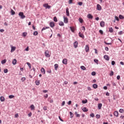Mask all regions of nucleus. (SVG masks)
Here are the masks:
<instances>
[{"label":"nucleus","mask_w":124,"mask_h":124,"mask_svg":"<svg viewBox=\"0 0 124 124\" xmlns=\"http://www.w3.org/2000/svg\"><path fill=\"white\" fill-rule=\"evenodd\" d=\"M21 81H22V82H24V81H25V80H26V78L23 77V78H21Z\"/></svg>","instance_id":"a19ab883"},{"label":"nucleus","mask_w":124,"mask_h":124,"mask_svg":"<svg viewBox=\"0 0 124 124\" xmlns=\"http://www.w3.org/2000/svg\"><path fill=\"white\" fill-rule=\"evenodd\" d=\"M114 116H115V117H118L119 116V112H118V111H115L114 113Z\"/></svg>","instance_id":"5701e85b"},{"label":"nucleus","mask_w":124,"mask_h":124,"mask_svg":"<svg viewBox=\"0 0 124 124\" xmlns=\"http://www.w3.org/2000/svg\"><path fill=\"white\" fill-rule=\"evenodd\" d=\"M80 68L82 69V70H86V67L84 66H81Z\"/></svg>","instance_id":"7c9ffc66"},{"label":"nucleus","mask_w":124,"mask_h":124,"mask_svg":"<svg viewBox=\"0 0 124 124\" xmlns=\"http://www.w3.org/2000/svg\"><path fill=\"white\" fill-rule=\"evenodd\" d=\"M11 53H13V52H14L15 50H16V46H11Z\"/></svg>","instance_id":"20e7f679"},{"label":"nucleus","mask_w":124,"mask_h":124,"mask_svg":"<svg viewBox=\"0 0 124 124\" xmlns=\"http://www.w3.org/2000/svg\"><path fill=\"white\" fill-rule=\"evenodd\" d=\"M78 35L80 37H81V38H83V39L85 38V36H84V34H83V33H81V32H79Z\"/></svg>","instance_id":"0eeeda50"},{"label":"nucleus","mask_w":124,"mask_h":124,"mask_svg":"<svg viewBox=\"0 0 124 124\" xmlns=\"http://www.w3.org/2000/svg\"><path fill=\"white\" fill-rule=\"evenodd\" d=\"M97 10H101V6L98 4L97 5Z\"/></svg>","instance_id":"ddd939ff"},{"label":"nucleus","mask_w":124,"mask_h":124,"mask_svg":"<svg viewBox=\"0 0 124 124\" xmlns=\"http://www.w3.org/2000/svg\"><path fill=\"white\" fill-rule=\"evenodd\" d=\"M14 97H15V96L13 95H10L9 96V98H10V99L14 98Z\"/></svg>","instance_id":"79ce46f5"},{"label":"nucleus","mask_w":124,"mask_h":124,"mask_svg":"<svg viewBox=\"0 0 124 124\" xmlns=\"http://www.w3.org/2000/svg\"><path fill=\"white\" fill-rule=\"evenodd\" d=\"M96 119H99V118H100V115H99V114H97V115H96Z\"/></svg>","instance_id":"de8ad7c7"},{"label":"nucleus","mask_w":124,"mask_h":124,"mask_svg":"<svg viewBox=\"0 0 124 124\" xmlns=\"http://www.w3.org/2000/svg\"><path fill=\"white\" fill-rule=\"evenodd\" d=\"M99 31L101 34H103V31H102V30H99Z\"/></svg>","instance_id":"052dcab7"},{"label":"nucleus","mask_w":124,"mask_h":124,"mask_svg":"<svg viewBox=\"0 0 124 124\" xmlns=\"http://www.w3.org/2000/svg\"><path fill=\"white\" fill-rule=\"evenodd\" d=\"M32 115V113H31V112H30L28 114V117H31V115Z\"/></svg>","instance_id":"4d7b16f0"},{"label":"nucleus","mask_w":124,"mask_h":124,"mask_svg":"<svg viewBox=\"0 0 124 124\" xmlns=\"http://www.w3.org/2000/svg\"><path fill=\"white\" fill-rule=\"evenodd\" d=\"M18 16H20L21 19H25L26 18V16L24 15V13L19 12Z\"/></svg>","instance_id":"f257e3e1"},{"label":"nucleus","mask_w":124,"mask_h":124,"mask_svg":"<svg viewBox=\"0 0 124 124\" xmlns=\"http://www.w3.org/2000/svg\"><path fill=\"white\" fill-rule=\"evenodd\" d=\"M30 108H31V110L32 111L34 110V108H35L34 105H31L30 106Z\"/></svg>","instance_id":"2eb2a0df"},{"label":"nucleus","mask_w":124,"mask_h":124,"mask_svg":"<svg viewBox=\"0 0 124 124\" xmlns=\"http://www.w3.org/2000/svg\"><path fill=\"white\" fill-rule=\"evenodd\" d=\"M109 32H113V28L112 27L109 28Z\"/></svg>","instance_id":"f704fd0d"},{"label":"nucleus","mask_w":124,"mask_h":124,"mask_svg":"<svg viewBox=\"0 0 124 124\" xmlns=\"http://www.w3.org/2000/svg\"><path fill=\"white\" fill-rule=\"evenodd\" d=\"M93 87L94 89H97V85L96 84H93Z\"/></svg>","instance_id":"a878e982"},{"label":"nucleus","mask_w":124,"mask_h":124,"mask_svg":"<svg viewBox=\"0 0 124 124\" xmlns=\"http://www.w3.org/2000/svg\"><path fill=\"white\" fill-rule=\"evenodd\" d=\"M70 29L71 31H72V32H74V31H75V29H74V28H73L72 27H70Z\"/></svg>","instance_id":"b1692460"},{"label":"nucleus","mask_w":124,"mask_h":124,"mask_svg":"<svg viewBox=\"0 0 124 124\" xmlns=\"http://www.w3.org/2000/svg\"><path fill=\"white\" fill-rule=\"evenodd\" d=\"M123 33H124V32H123V31H119V32L118 33V34H119L120 35H122V34H123Z\"/></svg>","instance_id":"3c124183"},{"label":"nucleus","mask_w":124,"mask_h":124,"mask_svg":"<svg viewBox=\"0 0 124 124\" xmlns=\"http://www.w3.org/2000/svg\"><path fill=\"white\" fill-rule=\"evenodd\" d=\"M119 18L120 19H124V16L123 15H119Z\"/></svg>","instance_id":"4c0bfd02"},{"label":"nucleus","mask_w":124,"mask_h":124,"mask_svg":"<svg viewBox=\"0 0 124 124\" xmlns=\"http://www.w3.org/2000/svg\"><path fill=\"white\" fill-rule=\"evenodd\" d=\"M82 31H86V28H85V27L84 26H82Z\"/></svg>","instance_id":"bf43d9fd"},{"label":"nucleus","mask_w":124,"mask_h":124,"mask_svg":"<svg viewBox=\"0 0 124 124\" xmlns=\"http://www.w3.org/2000/svg\"><path fill=\"white\" fill-rule=\"evenodd\" d=\"M100 25L102 28H104L105 27V22L104 21H101L100 23Z\"/></svg>","instance_id":"39448f33"},{"label":"nucleus","mask_w":124,"mask_h":124,"mask_svg":"<svg viewBox=\"0 0 124 124\" xmlns=\"http://www.w3.org/2000/svg\"><path fill=\"white\" fill-rule=\"evenodd\" d=\"M64 84L65 85H67L68 84V82H67V81H64Z\"/></svg>","instance_id":"0e129e2a"},{"label":"nucleus","mask_w":124,"mask_h":124,"mask_svg":"<svg viewBox=\"0 0 124 124\" xmlns=\"http://www.w3.org/2000/svg\"><path fill=\"white\" fill-rule=\"evenodd\" d=\"M47 29H49V27H45L43 28L42 31H45V30H47Z\"/></svg>","instance_id":"c756f323"},{"label":"nucleus","mask_w":124,"mask_h":124,"mask_svg":"<svg viewBox=\"0 0 124 124\" xmlns=\"http://www.w3.org/2000/svg\"><path fill=\"white\" fill-rule=\"evenodd\" d=\"M43 6L44 7H46V9H50V8H51V6L48 5V4L47 3H45L43 4Z\"/></svg>","instance_id":"7ed1b4c3"},{"label":"nucleus","mask_w":124,"mask_h":124,"mask_svg":"<svg viewBox=\"0 0 124 124\" xmlns=\"http://www.w3.org/2000/svg\"><path fill=\"white\" fill-rule=\"evenodd\" d=\"M120 78H121V76H118L117 77V80H120Z\"/></svg>","instance_id":"e2e57ef3"},{"label":"nucleus","mask_w":124,"mask_h":124,"mask_svg":"<svg viewBox=\"0 0 124 124\" xmlns=\"http://www.w3.org/2000/svg\"><path fill=\"white\" fill-rule=\"evenodd\" d=\"M87 102H88V100L87 99L82 101V103L83 104L87 103Z\"/></svg>","instance_id":"c9c22d12"},{"label":"nucleus","mask_w":124,"mask_h":124,"mask_svg":"<svg viewBox=\"0 0 124 124\" xmlns=\"http://www.w3.org/2000/svg\"><path fill=\"white\" fill-rule=\"evenodd\" d=\"M72 1H73V0H69V3L70 4H71V3H72Z\"/></svg>","instance_id":"774afa93"},{"label":"nucleus","mask_w":124,"mask_h":124,"mask_svg":"<svg viewBox=\"0 0 124 124\" xmlns=\"http://www.w3.org/2000/svg\"><path fill=\"white\" fill-rule=\"evenodd\" d=\"M49 26L51 28H54L55 27V23L54 22H50L49 23Z\"/></svg>","instance_id":"6e6552de"},{"label":"nucleus","mask_w":124,"mask_h":124,"mask_svg":"<svg viewBox=\"0 0 124 124\" xmlns=\"http://www.w3.org/2000/svg\"><path fill=\"white\" fill-rule=\"evenodd\" d=\"M78 5H82L83 2H78Z\"/></svg>","instance_id":"6e6d98bb"},{"label":"nucleus","mask_w":124,"mask_h":124,"mask_svg":"<svg viewBox=\"0 0 124 124\" xmlns=\"http://www.w3.org/2000/svg\"><path fill=\"white\" fill-rule=\"evenodd\" d=\"M41 71L42 72V73H43V74H45V69H44V68H42L41 69Z\"/></svg>","instance_id":"6ab92c4d"},{"label":"nucleus","mask_w":124,"mask_h":124,"mask_svg":"<svg viewBox=\"0 0 124 124\" xmlns=\"http://www.w3.org/2000/svg\"><path fill=\"white\" fill-rule=\"evenodd\" d=\"M95 74H96L95 72H93L92 73V75L93 76H94V75H95Z\"/></svg>","instance_id":"5fc2aeb1"},{"label":"nucleus","mask_w":124,"mask_h":124,"mask_svg":"<svg viewBox=\"0 0 124 124\" xmlns=\"http://www.w3.org/2000/svg\"><path fill=\"white\" fill-rule=\"evenodd\" d=\"M85 49L86 52H89V50H90V47H89V45H86L85 47Z\"/></svg>","instance_id":"1a4fd4ad"},{"label":"nucleus","mask_w":124,"mask_h":124,"mask_svg":"<svg viewBox=\"0 0 124 124\" xmlns=\"http://www.w3.org/2000/svg\"><path fill=\"white\" fill-rule=\"evenodd\" d=\"M59 120H60V121H61V122H63V120L62 119V118H61V116H59Z\"/></svg>","instance_id":"338daca9"},{"label":"nucleus","mask_w":124,"mask_h":124,"mask_svg":"<svg viewBox=\"0 0 124 124\" xmlns=\"http://www.w3.org/2000/svg\"><path fill=\"white\" fill-rule=\"evenodd\" d=\"M49 50H46L45 52V54L46 57V58H50V57H51V55H50V54H49Z\"/></svg>","instance_id":"f03ea898"},{"label":"nucleus","mask_w":124,"mask_h":124,"mask_svg":"<svg viewBox=\"0 0 124 124\" xmlns=\"http://www.w3.org/2000/svg\"><path fill=\"white\" fill-rule=\"evenodd\" d=\"M109 75L110 76H113V75H114V72H113V71H111Z\"/></svg>","instance_id":"49530a36"},{"label":"nucleus","mask_w":124,"mask_h":124,"mask_svg":"<svg viewBox=\"0 0 124 124\" xmlns=\"http://www.w3.org/2000/svg\"><path fill=\"white\" fill-rule=\"evenodd\" d=\"M90 117H92V118H93V117H94V114L93 113H91L90 114Z\"/></svg>","instance_id":"13d9d810"},{"label":"nucleus","mask_w":124,"mask_h":124,"mask_svg":"<svg viewBox=\"0 0 124 124\" xmlns=\"http://www.w3.org/2000/svg\"><path fill=\"white\" fill-rule=\"evenodd\" d=\"M8 72V70L7 69H4V73H7Z\"/></svg>","instance_id":"37998d69"},{"label":"nucleus","mask_w":124,"mask_h":124,"mask_svg":"<svg viewBox=\"0 0 124 124\" xmlns=\"http://www.w3.org/2000/svg\"><path fill=\"white\" fill-rule=\"evenodd\" d=\"M82 110L83 111V112H88V109L86 107H84L82 108Z\"/></svg>","instance_id":"4be33fe9"},{"label":"nucleus","mask_w":124,"mask_h":124,"mask_svg":"<svg viewBox=\"0 0 124 124\" xmlns=\"http://www.w3.org/2000/svg\"><path fill=\"white\" fill-rule=\"evenodd\" d=\"M119 112H120V113H124V109L121 108V109L119 110Z\"/></svg>","instance_id":"ea45409f"},{"label":"nucleus","mask_w":124,"mask_h":124,"mask_svg":"<svg viewBox=\"0 0 124 124\" xmlns=\"http://www.w3.org/2000/svg\"><path fill=\"white\" fill-rule=\"evenodd\" d=\"M54 67L55 70H58V68H59V65L58 64H55L54 65Z\"/></svg>","instance_id":"aec40b11"},{"label":"nucleus","mask_w":124,"mask_h":124,"mask_svg":"<svg viewBox=\"0 0 124 124\" xmlns=\"http://www.w3.org/2000/svg\"><path fill=\"white\" fill-rule=\"evenodd\" d=\"M27 64L28 65L30 69H31V63H30V62H27Z\"/></svg>","instance_id":"72a5a7b5"},{"label":"nucleus","mask_w":124,"mask_h":124,"mask_svg":"<svg viewBox=\"0 0 124 124\" xmlns=\"http://www.w3.org/2000/svg\"><path fill=\"white\" fill-rule=\"evenodd\" d=\"M75 115L76 116V117H80V114H78V113H77V111H76V112H75Z\"/></svg>","instance_id":"cd10ccee"},{"label":"nucleus","mask_w":124,"mask_h":124,"mask_svg":"<svg viewBox=\"0 0 124 124\" xmlns=\"http://www.w3.org/2000/svg\"><path fill=\"white\" fill-rule=\"evenodd\" d=\"M115 18L116 19V21H119V17L118 16H115Z\"/></svg>","instance_id":"69168bd1"},{"label":"nucleus","mask_w":124,"mask_h":124,"mask_svg":"<svg viewBox=\"0 0 124 124\" xmlns=\"http://www.w3.org/2000/svg\"><path fill=\"white\" fill-rule=\"evenodd\" d=\"M16 63H17V60L15 59H14L12 62L13 64H14V65H15V64H16Z\"/></svg>","instance_id":"f3484780"},{"label":"nucleus","mask_w":124,"mask_h":124,"mask_svg":"<svg viewBox=\"0 0 124 124\" xmlns=\"http://www.w3.org/2000/svg\"><path fill=\"white\" fill-rule=\"evenodd\" d=\"M48 91L47 90H43V93H47Z\"/></svg>","instance_id":"680f3d73"},{"label":"nucleus","mask_w":124,"mask_h":124,"mask_svg":"<svg viewBox=\"0 0 124 124\" xmlns=\"http://www.w3.org/2000/svg\"><path fill=\"white\" fill-rule=\"evenodd\" d=\"M2 64H3L6 62V59H4L1 62Z\"/></svg>","instance_id":"c85d7f7f"},{"label":"nucleus","mask_w":124,"mask_h":124,"mask_svg":"<svg viewBox=\"0 0 124 124\" xmlns=\"http://www.w3.org/2000/svg\"><path fill=\"white\" fill-rule=\"evenodd\" d=\"M11 12L12 15H15V12L13 10L11 9Z\"/></svg>","instance_id":"473e14b6"},{"label":"nucleus","mask_w":124,"mask_h":124,"mask_svg":"<svg viewBox=\"0 0 124 124\" xmlns=\"http://www.w3.org/2000/svg\"><path fill=\"white\" fill-rule=\"evenodd\" d=\"M35 83L37 86H39V85H40V81L39 80H36Z\"/></svg>","instance_id":"a211bd4d"},{"label":"nucleus","mask_w":124,"mask_h":124,"mask_svg":"<svg viewBox=\"0 0 124 124\" xmlns=\"http://www.w3.org/2000/svg\"><path fill=\"white\" fill-rule=\"evenodd\" d=\"M94 62H95L96 63H97V64H98V60L97 59H94Z\"/></svg>","instance_id":"a18cd8bd"},{"label":"nucleus","mask_w":124,"mask_h":124,"mask_svg":"<svg viewBox=\"0 0 124 124\" xmlns=\"http://www.w3.org/2000/svg\"><path fill=\"white\" fill-rule=\"evenodd\" d=\"M98 109H101V107H102V104H99L98 105Z\"/></svg>","instance_id":"bb28decb"},{"label":"nucleus","mask_w":124,"mask_h":124,"mask_svg":"<svg viewBox=\"0 0 124 124\" xmlns=\"http://www.w3.org/2000/svg\"><path fill=\"white\" fill-rule=\"evenodd\" d=\"M115 64H116V62H115V61H112L111 62L112 65H115Z\"/></svg>","instance_id":"8fccbe9b"},{"label":"nucleus","mask_w":124,"mask_h":124,"mask_svg":"<svg viewBox=\"0 0 124 124\" xmlns=\"http://www.w3.org/2000/svg\"><path fill=\"white\" fill-rule=\"evenodd\" d=\"M105 43L107 45H111V43H107L106 42H105Z\"/></svg>","instance_id":"864d4df0"},{"label":"nucleus","mask_w":124,"mask_h":124,"mask_svg":"<svg viewBox=\"0 0 124 124\" xmlns=\"http://www.w3.org/2000/svg\"><path fill=\"white\" fill-rule=\"evenodd\" d=\"M0 101H1V102H3V101H4V100H5V98H4V97H3V96H1L0 97Z\"/></svg>","instance_id":"412c9836"},{"label":"nucleus","mask_w":124,"mask_h":124,"mask_svg":"<svg viewBox=\"0 0 124 124\" xmlns=\"http://www.w3.org/2000/svg\"><path fill=\"white\" fill-rule=\"evenodd\" d=\"M63 19H64V22L65 24H67L68 23V18L65 16H63Z\"/></svg>","instance_id":"423d86ee"},{"label":"nucleus","mask_w":124,"mask_h":124,"mask_svg":"<svg viewBox=\"0 0 124 124\" xmlns=\"http://www.w3.org/2000/svg\"><path fill=\"white\" fill-rule=\"evenodd\" d=\"M66 13L67 16H69V11L68 8H67L66 9Z\"/></svg>","instance_id":"dca6fc26"},{"label":"nucleus","mask_w":124,"mask_h":124,"mask_svg":"<svg viewBox=\"0 0 124 124\" xmlns=\"http://www.w3.org/2000/svg\"><path fill=\"white\" fill-rule=\"evenodd\" d=\"M74 46L75 48H76L78 46V42L77 41L74 42Z\"/></svg>","instance_id":"4468645a"},{"label":"nucleus","mask_w":124,"mask_h":124,"mask_svg":"<svg viewBox=\"0 0 124 124\" xmlns=\"http://www.w3.org/2000/svg\"><path fill=\"white\" fill-rule=\"evenodd\" d=\"M70 118H73V113L72 112H70Z\"/></svg>","instance_id":"09e8293b"},{"label":"nucleus","mask_w":124,"mask_h":124,"mask_svg":"<svg viewBox=\"0 0 124 124\" xmlns=\"http://www.w3.org/2000/svg\"><path fill=\"white\" fill-rule=\"evenodd\" d=\"M62 63H63L64 64H67V59H63Z\"/></svg>","instance_id":"f8f14e48"},{"label":"nucleus","mask_w":124,"mask_h":124,"mask_svg":"<svg viewBox=\"0 0 124 124\" xmlns=\"http://www.w3.org/2000/svg\"><path fill=\"white\" fill-rule=\"evenodd\" d=\"M79 21L80 22V23H83V22L84 21V20H83V19H82V18H79Z\"/></svg>","instance_id":"e433bc0d"},{"label":"nucleus","mask_w":124,"mask_h":124,"mask_svg":"<svg viewBox=\"0 0 124 124\" xmlns=\"http://www.w3.org/2000/svg\"><path fill=\"white\" fill-rule=\"evenodd\" d=\"M22 34H23V36H24V37H26V36H27V32H23Z\"/></svg>","instance_id":"c03bdc74"},{"label":"nucleus","mask_w":124,"mask_h":124,"mask_svg":"<svg viewBox=\"0 0 124 124\" xmlns=\"http://www.w3.org/2000/svg\"><path fill=\"white\" fill-rule=\"evenodd\" d=\"M37 34H38V32H37V31H35L33 32V35H37Z\"/></svg>","instance_id":"58836bf2"},{"label":"nucleus","mask_w":124,"mask_h":124,"mask_svg":"<svg viewBox=\"0 0 124 124\" xmlns=\"http://www.w3.org/2000/svg\"><path fill=\"white\" fill-rule=\"evenodd\" d=\"M87 18H88V19H93V16L92 15V14H89L87 16Z\"/></svg>","instance_id":"9d476101"},{"label":"nucleus","mask_w":124,"mask_h":124,"mask_svg":"<svg viewBox=\"0 0 124 124\" xmlns=\"http://www.w3.org/2000/svg\"><path fill=\"white\" fill-rule=\"evenodd\" d=\"M43 110L46 111L47 110V107L46 106H44L43 108Z\"/></svg>","instance_id":"603ef678"},{"label":"nucleus","mask_w":124,"mask_h":124,"mask_svg":"<svg viewBox=\"0 0 124 124\" xmlns=\"http://www.w3.org/2000/svg\"><path fill=\"white\" fill-rule=\"evenodd\" d=\"M104 58L105 59V60H106V61H109V60L110 59V58L109 57V56L107 55H105L104 56Z\"/></svg>","instance_id":"9b49d317"},{"label":"nucleus","mask_w":124,"mask_h":124,"mask_svg":"<svg viewBox=\"0 0 124 124\" xmlns=\"http://www.w3.org/2000/svg\"><path fill=\"white\" fill-rule=\"evenodd\" d=\"M59 26H64V24L63 23V22L61 21L59 23Z\"/></svg>","instance_id":"393cba45"},{"label":"nucleus","mask_w":124,"mask_h":124,"mask_svg":"<svg viewBox=\"0 0 124 124\" xmlns=\"http://www.w3.org/2000/svg\"><path fill=\"white\" fill-rule=\"evenodd\" d=\"M53 21H54V22H58V19L57 18L56 16L54 17Z\"/></svg>","instance_id":"2f4dec72"}]
</instances>
